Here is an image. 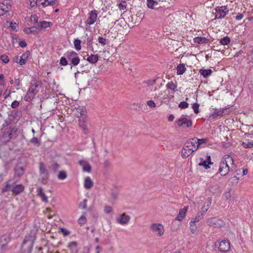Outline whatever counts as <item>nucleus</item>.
<instances>
[{
  "instance_id": "obj_20",
  "label": "nucleus",
  "mask_w": 253,
  "mask_h": 253,
  "mask_svg": "<svg viewBox=\"0 0 253 253\" xmlns=\"http://www.w3.org/2000/svg\"><path fill=\"white\" fill-rule=\"evenodd\" d=\"M37 192L38 196L41 197L43 202L45 203H47L48 202V197L43 192V189L42 187L38 188Z\"/></svg>"
},
{
  "instance_id": "obj_43",
  "label": "nucleus",
  "mask_w": 253,
  "mask_h": 253,
  "mask_svg": "<svg viewBox=\"0 0 253 253\" xmlns=\"http://www.w3.org/2000/svg\"><path fill=\"white\" fill-rule=\"evenodd\" d=\"M240 177L235 175L233 177L230 178L229 179V182L233 185H235L238 183V180H240Z\"/></svg>"
},
{
  "instance_id": "obj_14",
  "label": "nucleus",
  "mask_w": 253,
  "mask_h": 253,
  "mask_svg": "<svg viewBox=\"0 0 253 253\" xmlns=\"http://www.w3.org/2000/svg\"><path fill=\"white\" fill-rule=\"evenodd\" d=\"M97 12L96 10H92L88 13V17L85 21V23L88 25H92L97 19Z\"/></svg>"
},
{
  "instance_id": "obj_15",
  "label": "nucleus",
  "mask_w": 253,
  "mask_h": 253,
  "mask_svg": "<svg viewBox=\"0 0 253 253\" xmlns=\"http://www.w3.org/2000/svg\"><path fill=\"white\" fill-rule=\"evenodd\" d=\"M79 165L83 168L84 172L90 173L91 171V167L88 161L85 160H80L78 162Z\"/></svg>"
},
{
  "instance_id": "obj_17",
  "label": "nucleus",
  "mask_w": 253,
  "mask_h": 253,
  "mask_svg": "<svg viewBox=\"0 0 253 253\" xmlns=\"http://www.w3.org/2000/svg\"><path fill=\"white\" fill-rule=\"evenodd\" d=\"M188 209V206H185L183 208L179 210V213L175 217V220L179 221H182L186 215V213Z\"/></svg>"
},
{
  "instance_id": "obj_44",
  "label": "nucleus",
  "mask_w": 253,
  "mask_h": 253,
  "mask_svg": "<svg viewBox=\"0 0 253 253\" xmlns=\"http://www.w3.org/2000/svg\"><path fill=\"white\" fill-rule=\"evenodd\" d=\"M200 162L199 163V165L201 166H203L205 168V169H207L209 168V165L208 164V161H205L203 158H200Z\"/></svg>"
},
{
  "instance_id": "obj_60",
  "label": "nucleus",
  "mask_w": 253,
  "mask_h": 253,
  "mask_svg": "<svg viewBox=\"0 0 253 253\" xmlns=\"http://www.w3.org/2000/svg\"><path fill=\"white\" fill-rule=\"evenodd\" d=\"M10 27L14 31H17L18 29V26L16 23H10Z\"/></svg>"
},
{
  "instance_id": "obj_64",
  "label": "nucleus",
  "mask_w": 253,
  "mask_h": 253,
  "mask_svg": "<svg viewBox=\"0 0 253 253\" xmlns=\"http://www.w3.org/2000/svg\"><path fill=\"white\" fill-rule=\"evenodd\" d=\"M156 82V79H152V80H148L146 82V83L148 85H152L154 84H155Z\"/></svg>"
},
{
  "instance_id": "obj_48",
  "label": "nucleus",
  "mask_w": 253,
  "mask_h": 253,
  "mask_svg": "<svg viewBox=\"0 0 253 253\" xmlns=\"http://www.w3.org/2000/svg\"><path fill=\"white\" fill-rule=\"evenodd\" d=\"M189 224H190L189 229H190V231L191 232V233L192 234H195L197 230V227L194 223H191L190 222Z\"/></svg>"
},
{
  "instance_id": "obj_25",
  "label": "nucleus",
  "mask_w": 253,
  "mask_h": 253,
  "mask_svg": "<svg viewBox=\"0 0 253 253\" xmlns=\"http://www.w3.org/2000/svg\"><path fill=\"white\" fill-rule=\"evenodd\" d=\"M27 242V240H26L25 239L23 241V244H22V245L21 247L22 252L23 253H31L32 249H33V244H31L30 245L28 246L27 249H24V246L26 244Z\"/></svg>"
},
{
  "instance_id": "obj_58",
  "label": "nucleus",
  "mask_w": 253,
  "mask_h": 253,
  "mask_svg": "<svg viewBox=\"0 0 253 253\" xmlns=\"http://www.w3.org/2000/svg\"><path fill=\"white\" fill-rule=\"evenodd\" d=\"M98 42L99 43H100L102 45H104L106 44V39L101 37H99L98 39Z\"/></svg>"
},
{
  "instance_id": "obj_54",
  "label": "nucleus",
  "mask_w": 253,
  "mask_h": 253,
  "mask_svg": "<svg viewBox=\"0 0 253 253\" xmlns=\"http://www.w3.org/2000/svg\"><path fill=\"white\" fill-rule=\"evenodd\" d=\"M189 104L185 101H182L178 104V107L181 109H185L188 107Z\"/></svg>"
},
{
  "instance_id": "obj_24",
  "label": "nucleus",
  "mask_w": 253,
  "mask_h": 253,
  "mask_svg": "<svg viewBox=\"0 0 253 253\" xmlns=\"http://www.w3.org/2000/svg\"><path fill=\"white\" fill-rule=\"evenodd\" d=\"M93 186V182L91 180V178L89 176H87L85 178L84 181V187L86 189H90Z\"/></svg>"
},
{
  "instance_id": "obj_16",
  "label": "nucleus",
  "mask_w": 253,
  "mask_h": 253,
  "mask_svg": "<svg viewBox=\"0 0 253 253\" xmlns=\"http://www.w3.org/2000/svg\"><path fill=\"white\" fill-rule=\"evenodd\" d=\"M12 183H13V186H12V188L11 189V191L12 192L13 194L17 195L24 191V187L23 185L20 184L15 185V182Z\"/></svg>"
},
{
  "instance_id": "obj_53",
  "label": "nucleus",
  "mask_w": 253,
  "mask_h": 253,
  "mask_svg": "<svg viewBox=\"0 0 253 253\" xmlns=\"http://www.w3.org/2000/svg\"><path fill=\"white\" fill-rule=\"evenodd\" d=\"M36 28L34 27H32L30 28H27L25 29L24 31L26 33L29 34L34 33L35 31Z\"/></svg>"
},
{
  "instance_id": "obj_10",
  "label": "nucleus",
  "mask_w": 253,
  "mask_h": 253,
  "mask_svg": "<svg viewBox=\"0 0 253 253\" xmlns=\"http://www.w3.org/2000/svg\"><path fill=\"white\" fill-rule=\"evenodd\" d=\"M79 126L83 129L84 134H88L89 132L87 128V116H83V117L80 118L79 120Z\"/></svg>"
},
{
  "instance_id": "obj_8",
  "label": "nucleus",
  "mask_w": 253,
  "mask_h": 253,
  "mask_svg": "<svg viewBox=\"0 0 253 253\" xmlns=\"http://www.w3.org/2000/svg\"><path fill=\"white\" fill-rule=\"evenodd\" d=\"M215 246L220 252H227L230 249V244L228 240H223L216 242Z\"/></svg>"
},
{
  "instance_id": "obj_63",
  "label": "nucleus",
  "mask_w": 253,
  "mask_h": 253,
  "mask_svg": "<svg viewBox=\"0 0 253 253\" xmlns=\"http://www.w3.org/2000/svg\"><path fill=\"white\" fill-rule=\"evenodd\" d=\"M19 105V102L16 100L14 101L11 104V108H16Z\"/></svg>"
},
{
  "instance_id": "obj_55",
  "label": "nucleus",
  "mask_w": 253,
  "mask_h": 253,
  "mask_svg": "<svg viewBox=\"0 0 253 253\" xmlns=\"http://www.w3.org/2000/svg\"><path fill=\"white\" fill-rule=\"evenodd\" d=\"M0 59L4 63H7L9 61L8 57L6 55H2L0 56Z\"/></svg>"
},
{
  "instance_id": "obj_39",
  "label": "nucleus",
  "mask_w": 253,
  "mask_h": 253,
  "mask_svg": "<svg viewBox=\"0 0 253 253\" xmlns=\"http://www.w3.org/2000/svg\"><path fill=\"white\" fill-rule=\"evenodd\" d=\"M247 59L249 60V63H253V47H252L249 51L247 54Z\"/></svg>"
},
{
  "instance_id": "obj_36",
  "label": "nucleus",
  "mask_w": 253,
  "mask_h": 253,
  "mask_svg": "<svg viewBox=\"0 0 253 253\" xmlns=\"http://www.w3.org/2000/svg\"><path fill=\"white\" fill-rule=\"evenodd\" d=\"M230 38L228 36H226L219 40V43L220 44L223 45H227L230 43Z\"/></svg>"
},
{
  "instance_id": "obj_57",
  "label": "nucleus",
  "mask_w": 253,
  "mask_h": 253,
  "mask_svg": "<svg viewBox=\"0 0 253 253\" xmlns=\"http://www.w3.org/2000/svg\"><path fill=\"white\" fill-rule=\"evenodd\" d=\"M30 142L34 144H37L38 146L40 145V140L37 137H33L32 138Z\"/></svg>"
},
{
  "instance_id": "obj_2",
  "label": "nucleus",
  "mask_w": 253,
  "mask_h": 253,
  "mask_svg": "<svg viewBox=\"0 0 253 253\" xmlns=\"http://www.w3.org/2000/svg\"><path fill=\"white\" fill-rule=\"evenodd\" d=\"M195 140H196V139L191 138L185 142L181 151L182 158L185 159L188 158L194 152L197 150V149L194 148L196 147V141Z\"/></svg>"
},
{
  "instance_id": "obj_7",
  "label": "nucleus",
  "mask_w": 253,
  "mask_h": 253,
  "mask_svg": "<svg viewBox=\"0 0 253 253\" xmlns=\"http://www.w3.org/2000/svg\"><path fill=\"white\" fill-rule=\"evenodd\" d=\"M65 55L67 59L70 62V64L75 66L80 63V59L77 53L75 51H68Z\"/></svg>"
},
{
  "instance_id": "obj_22",
  "label": "nucleus",
  "mask_w": 253,
  "mask_h": 253,
  "mask_svg": "<svg viewBox=\"0 0 253 253\" xmlns=\"http://www.w3.org/2000/svg\"><path fill=\"white\" fill-rule=\"evenodd\" d=\"M193 41L195 43H197L199 44H208L210 42V40L209 39L204 37H198L195 38L193 39Z\"/></svg>"
},
{
  "instance_id": "obj_52",
  "label": "nucleus",
  "mask_w": 253,
  "mask_h": 253,
  "mask_svg": "<svg viewBox=\"0 0 253 253\" xmlns=\"http://www.w3.org/2000/svg\"><path fill=\"white\" fill-rule=\"evenodd\" d=\"M68 64V61L66 57H62L60 60V65L62 66H66Z\"/></svg>"
},
{
  "instance_id": "obj_41",
  "label": "nucleus",
  "mask_w": 253,
  "mask_h": 253,
  "mask_svg": "<svg viewBox=\"0 0 253 253\" xmlns=\"http://www.w3.org/2000/svg\"><path fill=\"white\" fill-rule=\"evenodd\" d=\"M208 204L207 206H206L205 205H204L201 208V210H202L201 213H203V214L205 213H206V212H207V211L208 210V209L210 207V206L211 204V198L208 199Z\"/></svg>"
},
{
  "instance_id": "obj_9",
  "label": "nucleus",
  "mask_w": 253,
  "mask_h": 253,
  "mask_svg": "<svg viewBox=\"0 0 253 253\" xmlns=\"http://www.w3.org/2000/svg\"><path fill=\"white\" fill-rule=\"evenodd\" d=\"M207 224L214 228H218L223 226L224 222L221 219H217L215 217H212L207 219L206 221Z\"/></svg>"
},
{
  "instance_id": "obj_51",
  "label": "nucleus",
  "mask_w": 253,
  "mask_h": 253,
  "mask_svg": "<svg viewBox=\"0 0 253 253\" xmlns=\"http://www.w3.org/2000/svg\"><path fill=\"white\" fill-rule=\"evenodd\" d=\"M199 104L197 103H194L192 105V109H193L194 113L196 114H198L199 113Z\"/></svg>"
},
{
  "instance_id": "obj_42",
  "label": "nucleus",
  "mask_w": 253,
  "mask_h": 253,
  "mask_svg": "<svg viewBox=\"0 0 253 253\" xmlns=\"http://www.w3.org/2000/svg\"><path fill=\"white\" fill-rule=\"evenodd\" d=\"M67 174L65 171H60L57 175V177L59 179L63 180L67 178Z\"/></svg>"
},
{
  "instance_id": "obj_59",
  "label": "nucleus",
  "mask_w": 253,
  "mask_h": 253,
  "mask_svg": "<svg viewBox=\"0 0 253 253\" xmlns=\"http://www.w3.org/2000/svg\"><path fill=\"white\" fill-rule=\"evenodd\" d=\"M147 105L151 108H155L156 107L155 103L152 100H149L147 102Z\"/></svg>"
},
{
  "instance_id": "obj_61",
  "label": "nucleus",
  "mask_w": 253,
  "mask_h": 253,
  "mask_svg": "<svg viewBox=\"0 0 253 253\" xmlns=\"http://www.w3.org/2000/svg\"><path fill=\"white\" fill-rule=\"evenodd\" d=\"M112 211V209L111 207L109 206H106L104 207V212L106 213H109Z\"/></svg>"
},
{
  "instance_id": "obj_30",
  "label": "nucleus",
  "mask_w": 253,
  "mask_h": 253,
  "mask_svg": "<svg viewBox=\"0 0 253 253\" xmlns=\"http://www.w3.org/2000/svg\"><path fill=\"white\" fill-rule=\"evenodd\" d=\"M166 86L168 89H170L173 92L177 91V84L172 81L169 82Z\"/></svg>"
},
{
  "instance_id": "obj_11",
  "label": "nucleus",
  "mask_w": 253,
  "mask_h": 253,
  "mask_svg": "<svg viewBox=\"0 0 253 253\" xmlns=\"http://www.w3.org/2000/svg\"><path fill=\"white\" fill-rule=\"evenodd\" d=\"M130 219V216L126 213H123L116 218L118 223L124 225L128 224Z\"/></svg>"
},
{
  "instance_id": "obj_4",
  "label": "nucleus",
  "mask_w": 253,
  "mask_h": 253,
  "mask_svg": "<svg viewBox=\"0 0 253 253\" xmlns=\"http://www.w3.org/2000/svg\"><path fill=\"white\" fill-rule=\"evenodd\" d=\"M40 85V83L37 81H35L33 83L31 84L25 96L26 101L31 100L38 93V90L37 88Z\"/></svg>"
},
{
  "instance_id": "obj_1",
  "label": "nucleus",
  "mask_w": 253,
  "mask_h": 253,
  "mask_svg": "<svg viewBox=\"0 0 253 253\" xmlns=\"http://www.w3.org/2000/svg\"><path fill=\"white\" fill-rule=\"evenodd\" d=\"M234 164V161L232 158L228 155H225L220 163L219 168V173L221 176L226 175L230 171L229 165Z\"/></svg>"
},
{
  "instance_id": "obj_5",
  "label": "nucleus",
  "mask_w": 253,
  "mask_h": 253,
  "mask_svg": "<svg viewBox=\"0 0 253 253\" xmlns=\"http://www.w3.org/2000/svg\"><path fill=\"white\" fill-rule=\"evenodd\" d=\"M150 230L157 236L161 237L164 235L165 228L163 224L159 223H154L150 226Z\"/></svg>"
},
{
  "instance_id": "obj_47",
  "label": "nucleus",
  "mask_w": 253,
  "mask_h": 253,
  "mask_svg": "<svg viewBox=\"0 0 253 253\" xmlns=\"http://www.w3.org/2000/svg\"><path fill=\"white\" fill-rule=\"evenodd\" d=\"M81 41L80 40L76 39L74 41V46L76 49L78 51L81 50Z\"/></svg>"
},
{
  "instance_id": "obj_21",
  "label": "nucleus",
  "mask_w": 253,
  "mask_h": 253,
  "mask_svg": "<svg viewBox=\"0 0 253 253\" xmlns=\"http://www.w3.org/2000/svg\"><path fill=\"white\" fill-rule=\"evenodd\" d=\"M78 243L76 241H73L68 244V247L70 250V253H78Z\"/></svg>"
},
{
  "instance_id": "obj_37",
  "label": "nucleus",
  "mask_w": 253,
  "mask_h": 253,
  "mask_svg": "<svg viewBox=\"0 0 253 253\" xmlns=\"http://www.w3.org/2000/svg\"><path fill=\"white\" fill-rule=\"evenodd\" d=\"M203 218V213H198L197 215L192 218L190 221L191 223H195L201 220Z\"/></svg>"
},
{
  "instance_id": "obj_31",
  "label": "nucleus",
  "mask_w": 253,
  "mask_h": 253,
  "mask_svg": "<svg viewBox=\"0 0 253 253\" xmlns=\"http://www.w3.org/2000/svg\"><path fill=\"white\" fill-rule=\"evenodd\" d=\"M87 60L91 64H95L98 60V56L97 54H91L87 57Z\"/></svg>"
},
{
  "instance_id": "obj_29",
  "label": "nucleus",
  "mask_w": 253,
  "mask_h": 253,
  "mask_svg": "<svg viewBox=\"0 0 253 253\" xmlns=\"http://www.w3.org/2000/svg\"><path fill=\"white\" fill-rule=\"evenodd\" d=\"M158 2L154 0H147V5L148 8L155 9L158 6Z\"/></svg>"
},
{
  "instance_id": "obj_32",
  "label": "nucleus",
  "mask_w": 253,
  "mask_h": 253,
  "mask_svg": "<svg viewBox=\"0 0 253 253\" xmlns=\"http://www.w3.org/2000/svg\"><path fill=\"white\" fill-rule=\"evenodd\" d=\"M199 73L204 78H206L211 75L212 73V70L211 69H200Z\"/></svg>"
},
{
  "instance_id": "obj_56",
  "label": "nucleus",
  "mask_w": 253,
  "mask_h": 253,
  "mask_svg": "<svg viewBox=\"0 0 253 253\" xmlns=\"http://www.w3.org/2000/svg\"><path fill=\"white\" fill-rule=\"evenodd\" d=\"M59 229L64 236H68L70 234V232L64 228H60Z\"/></svg>"
},
{
  "instance_id": "obj_28",
  "label": "nucleus",
  "mask_w": 253,
  "mask_h": 253,
  "mask_svg": "<svg viewBox=\"0 0 253 253\" xmlns=\"http://www.w3.org/2000/svg\"><path fill=\"white\" fill-rule=\"evenodd\" d=\"M10 241V238L8 235H2L0 238V244L3 245L4 247L6 248L8 243Z\"/></svg>"
},
{
  "instance_id": "obj_3",
  "label": "nucleus",
  "mask_w": 253,
  "mask_h": 253,
  "mask_svg": "<svg viewBox=\"0 0 253 253\" xmlns=\"http://www.w3.org/2000/svg\"><path fill=\"white\" fill-rule=\"evenodd\" d=\"M39 180L44 184L47 183L49 179V173L45 165L42 162L39 164Z\"/></svg>"
},
{
  "instance_id": "obj_46",
  "label": "nucleus",
  "mask_w": 253,
  "mask_h": 253,
  "mask_svg": "<svg viewBox=\"0 0 253 253\" xmlns=\"http://www.w3.org/2000/svg\"><path fill=\"white\" fill-rule=\"evenodd\" d=\"M87 222V219L84 215H82L80 218L78 219V223L80 225H83L85 224Z\"/></svg>"
},
{
  "instance_id": "obj_62",
  "label": "nucleus",
  "mask_w": 253,
  "mask_h": 253,
  "mask_svg": "<svg viewBox=\"0 0 253 253\" xmlns=\"http://www.w3.org/2000/svg\"><path fill=\"white\" fill-rule=\"evenodd\" d=\"M4 76L3 74H0V86H3L4 85Z\"/></svg>"
},
{
  "instance_id": "obj_18",
  "label": "nucleus",
  "mask_w": 253,
  "mask_h": 253,
  "mask_svg": "<svg viewBox=\"0 0 253 253\" xmlns=\"http://www.w3.org/2000/svg\"><path fill=\"white\" fill-rule=\"evenodd\" d=\"M76 116L79 118L83 117V116H87L86 115V110L84 107L78 106V107L76 108Z\"/></svg>"
},
{
  "instance_id": "obj_35",
  "label": "nucleus",
  "mask_w": 253,
  "mask_h": 253,
  "mask_svg": "<svg viewBox=\"0 0 253 253\" xmlns=\"http://www.w3.org/2000/svg\"><path fill=\"white\" fill-rule=\"evenodd\" d=\"M176 69L177 75H182L186 71V68L184 64H179Z\"/></svg>"
},
{
  "instance_id": "obj_23",
  "label": "nucleus",
  "mask_w": 253,
  "mask_h": 253,
  "mask_svg": "<svg viewBox=\"0 0 253 253\" xmlns=\"http://www.w3.org/2000/svg\"><path fill=\"white\" fill-rule=\"evenodd\" d=\"M30 53L29 51H26L25 53H24L20 57L19 64L21 65H23L25 64L28 60V58L30 55Z\"/></svg>"
},
{
  "instance_id": "obj_19",
  "label": "nucleus",
  "mask_w": 253,
  "mask_h": 253,
  "mask_svg": "<svg viewBox=\"0 0 253 253\" xmlns=\"http://www.w3.org/2000/svg\"><path fill=\"white\" fill-rule=\"evenodd\" d=\"M227 110L226 108L220 109H215L214 112L212 114L211 116L213 118H216L219 117H222L226 114L225 111Z\"/></svg>"
},
{
  "instance_id": "obj_40",
  "label": "nucleus",
  "mask_w": 253,
  "mask_h": 253,
  "mask_svg": "<svg viewBox=\"0 0 253 253\" xmlns=\"http://www.w3.org/2000/svg\"><path fill=\"white\" fill-rule=\"evenodd\" d=\"M242 145L245 148H251L253 147V140L251 141H246L243 142Z\"/></svg>"
},
{
  "instance_id": "obj_49",
  "label": "nucleus",
  "mask_w": 253,
  "mask_h": 253,
  "mask_svg": "<svg viewBox=\"0 0 253 253\" xmlns=\"http://www.w3.org/2000/svg\"><path fill=\"white\" fill-rule=\"evenodd\" d=\"M87 199H84L83 202H81L79 204V208L82 209H85L87 208Z\"/></svg>"
},
{
  "instance_id": "obj_6",
  "label": "nucleus",
  "mask_w": 253,
  "mask_h": 253,
  "mask_svg": "<svg viewBox=\"0 0 253 253\" xmlns=\"http://www.w3.org/2000/svg\"><path fill=\"white\" fill-rule=\"evenodd\" d=\"M213 13L215 19H223L229 12V9L227 6H217L215 9Z\"/></svg>"
},
{
  "instance_id": "obj_33",
  "label": "nucleus",
  "mask_w": 253,
  "mask_h": 253,
  "mask_svg": "<svg viewBox=\"0 0 253 253\" xmlns=\"http://www.w3.org/2000/svg\"><path fill=\"white\" fill-rule=\"evenodd\" d=\"M12 186H13V183H12V180H9L8 181H7L5 183V186L3 187L1 189V192L4 193L7 191L11 187H12Z\"/></svg>"
},
{
  "instance_id": "obj_27",
  "label": "nucleus",
  "mask_w": 253,
  "mask_h": 253,
  "mask_svg": "<svg viewBox=\"0 0 253 253\" xmlns=\"http://www.w3.org/2000/svg\"><path fill=\"white\" fill-rule=\"evenodd\" d=\"M24 171L25 169L23 167L17 166L15 169L14 175L20 177L24 174Z\"/></svg>"
},
{
  "instance_id": "obj_26",
  "label": "nucleus",
  "mask_w": 253,
  "mask_h": 253,
  "mask_svg": "<svg viewBox=\"0 0 253 253\" xmlns=\"http://www.w3.org/2000/svg\"><path fill=\"white\" fill-rule=\"evenodd\" d=\"M192 139H196V140H195L196 141V144H195L196 147H195L194 148H195L197 150L200 147H201L202 144L206 143L208 141L207 138L199 139V138L195 137L192 138Z\"/></svg>"
},
{
  "instance_id": "obj_13",
  "label": "nucleus",
  "mask_w": 253,
  "mask_h": 253,
  "mask_svg": "<svg viewBox=\"0 0 253 253\" xmlns=\"http://www.w3.org/2000/svg\"><path fill=\"white\" fill-rule=\"evenodd\" d=\"M11 9V5L7 0L0 3V16L3 15Z\"/></svg>"
},
{
  "instance_id": "obj_38",
  "label": "nucleus",
  "mask_w": 253,
  "mask_h": 253,
  "mask_svg": "<svg viewBox=\"0 0 253 253\" xmlns=\"http://www.w3.org/2000/svg\"><path fill=\"white\" fill-rule=\"evenodd\" d=\"M52 23L51 22H48L45 21L40 22L39 24H38V26L42 28H46L50 27Z\"/></svg>"
},
{
  "instance_id": "obj_50",
  "label": "nucleus",
  "mask_w": 253,
  "mask_h": 253,
  "mask_svg": "<svg viewBox=\"0 0 253 253\" xmlns=\"http://www.w3.org/2000/svg\"><path fill=\"white\" fill-rule=\"evenodd\" d=\"M9 130L10 131L8 132V135L9 137L11 138L12 137V136L17 132V129L15 127H10L9 128Z\"/></svg>"
},
{
  "instance_id": "obj_12",
  "label": "nucleus",
  "mask_w": 253,
  "mask_h": 253,
  "mask_svg": "<svg viewBox=\"0 0 253 253\" xmlns=\"http://www.w3.org/2000/svg\"><path fill=\"white\" fill-rule=\"evenodd\" d=\"M175 123L179 127H181L184 125H185L187 127H189L192 125V122L191 120H189L183 117L178 119L175 122Z\"/></svg>"
},
{
  "instance_id": "obj_45",
  "label": "nucleus",
  "mask_w": 253,
  "mask_h": 253,
  "mask_svg": "<svg viewBox=\"0 0 253 253\" xmlns=\"http://www.w3.org/2000/svg\"><path fill=\"white\" fill-rule=\"evenodd\" d=\"M210 190L213 194H215L218 192L219 187L217 185H212L210 188Z\"/></svg>"
},
{
  "instance_id": "obj_34",
  "label": "nucleus",
  "mask_w": 253,
  "mask_h": 253,
  "mask_svg": "<svg viewBox=\"0 0 253 253\" xmlns=\"http://www.w3.org/2000/svg\"><path fill=\"white\" fill-rule=\"evenodd\" d=\"M44 213L46 215L48 219H51L54 215H55L54 212L51 210L49 208H46Z\"/></svg>"
}]
</instances>
